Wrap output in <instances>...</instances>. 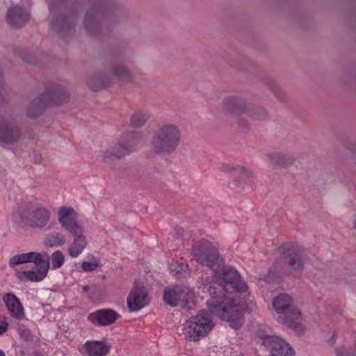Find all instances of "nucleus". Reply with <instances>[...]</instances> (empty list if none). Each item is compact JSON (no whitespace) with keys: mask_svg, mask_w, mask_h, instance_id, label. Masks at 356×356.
Masks as SVG:
<instances>
[{"mask_svg":"<svg viewBox=\"0 0 356 356\" xmlns=\"http://www.w3.org/2000/svg\"><path fill=\"white\" fill-rule=\"evenodd\" d=\"M82 17V26L92 36L101 37L104 26H114L129 19L127 8L118 0H87ZM86 0H50V27L63 40L72 38L76 33L79 9Z\"/></svg>","mask_w":356,"mask_h":356,"instance_id":"f257e3e1","label":"nucleus"},{"mask_svg":"<svg viewBox=\"0 0 356 356\" xmlns=\"http://www.w3.org/2000/svg\"><path fill=\"white\" fill-rule=\"evenodd\" d=\"M198 284L200 288L206 289L209 293L207 301L209 312L202 310L187 320L182 325L180 334L188 341H198L214 326L212 316L228 322L235 330L240 328L243 323V307L229 296L228 289L207 275L201 276Z\"/></svg>","mask_w":356,"mask_h":356,"instance_id":"f03ea898","label":"nucleus"},{"mask_svg":"<svg viewBox=\"0 0 356 356\" xmlns=\"http://www.w3.org/2000/svg\"><path fill=\"white\" fill-rule=\"evenodd\" d=\"M76 213L72 207H61L58 211V222L62 227L74 236L72 243L68 248V254L72 258L79 257L88 245L83 228L76 220Z\"/></svg>","mask_w":356,"mask_h":356,"instance_id":"7ed1b4c3","label":"nucleus"},{"mask_svg":"<svg viewBox=\"0 0 356 356\" xmlns=\"http://www.w3.org/2000/svg\"><path fill=\"white\" fill-rule=\"evenodd\" d=\"M181 138V130L177 124L164 123L154 132L151 140L152 149L156 155H170L177 150Z\"/></svg>","mask_w":356,"mask_h":356,"instance_id":"20e7f679","label":"nucleus"},{"mask_svg":"<svg viewBox=\"0 0 356 356\" xmlns=\"http://www.w3.org/2000/svg\"><path fill=\"white\" fill-rule=\"evenodd\" d=\"M163 299L167 305L171 307L180 306L186 311L192 310L196 306L193 291L181 285L165 289L163 292Z\"/></svg>","mask_w":356,"mask_h":356,"instance_id":"39448f33","label":"nucleus"},{"mask_svg":"<svg viewBox=\"0 0 356 356\" xmlns=\"http://www.w3.org/2000/svg\"><path fill=\"white\" fill-rule=\"evenodd\" d=\"M191 254L200 264L206 266L213 270L223 260L220 257L218 250L207 240L195 243L191 249Z\"/></svg>","mask_w":356,"mask_h":356,"instance_id":"423d86ee","label":"nucleus"},{"mask_svg":"<svg viewBox=\"0 0 356 356\" xmlns=\"http://www.w3.org/2000/svg\"><path fill=\"white\" fill-rule=\"evenodd\" d=\"M28 262H33L35 267L31 270L19 273L18 277L23 274L31 282H40L44 279L49 269V257L46 252L42 253L30 252L27 253Z\"/></svg>","mask_w":356,"mask_h":356,"instance_id":"0eeeda50","label":"nucleus"},{"mask_svg":"<svg viewBox=\"0 0 356 356\" xmlns=\"http://www.w3.org/2000/svg\"><path fill=\"white\" fill-rule=\"evenodd\" d=\"M213 274L216 278L220 279L225 284V288L229 286L234 291L243 293L247 291V284L241 280V275L232 266H225L223 260L218 266L213 268Z\"/></svg>","mask_w":356,"mask_h":356,"instance_id":"6e6552de","label":"nucleus"},{"mask_svg":"<svg viewBox=\"0 0 356 356\" xmlns=\"http://www.w3.org/2000/svg\"><path fill=\"white\" fill-rule=\"evenodd\" d=\"M280 250L286 265L295 271H302L305 261L307 259V254L303 248L297 244L288 243L282 245Z\"/></svg>","mask_w":356,"mask_h":356,"instance_id":"1a4fd4ad","label":"nucleus"},{"mask_svg":"<svg viewBox=\"0 0 356 356\" xmlns=\"http://www.w3.org/2000/svg\"><path fill=\"white\" fill-rule=\"evenodd\" d=\"M112 54L115 60L111 63L109 68L110 74H108L120 81H131L134 77L133 72L127 66L118 60L124 58L126 55L125 46L122 47L119 44L114 47L112 49Z\"/></svg>","mask_w":356,"mask_h":356,"instance_id":"9d476101","label":"nucleus"},{"mask_svg":"<svg viewBox=\"0 0 356 356\" xmlns=\"http://www.w3.org/2000/svg\"><path fill=\"white\" fill-rule=\"evenodd\" d=\"M259 338L261 341V346L270 352V356H294L292 347L278 337L260 334Z\"/></svg>","mask_w":356,"mask_h":356,"instance_id":"9b49d317","label":"nucleus"},{"mask_svg":"<svg viewBox=\"0 0 356 356\" xmlns=\"http://www.w3.org/2000/svg\"><path fill=\"white\" fill-rule=\"evenodd\" d=\"M46 90L41 94L48 106L65 103L70 99V95L64 86L49 82L45 86Z\"/></svg>","mask_w":356,"mask_h":356,"instance_id":"f8f14e48","label":"nucleus"},{"mask_svg":"<svg viewBox=\"0 0 356 356\" xmlns=\"http://www.w3.org/2000/svg\"><path fill=\"white\" fill-rule=\"evenodd\" d=\"M127 302L130 312H137L143 308L148 304L147 292L145 287L135 281L127 296Z\"/></svg>","mask_w":356,"mask_h":356,"instance_id":"ddd939ff","label":"nucleus"},{"mask_svg":"<svg viewBox=\"0 0 356 356\" xmlns=\"http://www.w3.org/2000/svg\"><path fill=\"white\" fill-rule=\"evenodd\" d=\"M134 151L133 145H125L123 142H118L108 146L102 152V159L107 161H114L123 159L126 155Z\"/></svg>","mask_w":356,"mask_h":356,"instance_id":"4468645a","label":"nucleus"},{"mask_svg":"<svg viewBox=\"0 0 356 356\" xmlns=\"http://www.w3.org/2000/svg\"><path fill=\"white\" fill-rule=\"evenodd\" d=\"M247 104V101L241 97L228 95L222 99V108L226 113L240 115L245 113Z\"/></svg>","mask_w":356,"mask_h":356,"instance_id":"2eb2a0df","label":"nucleus"},{"mask_svg":"<svg viewBox=\"0 0 356 356\" xmlns=\"http://www.w3.org/2000/svg\"><path fill=\"white\" fill-rule=\"evenodd\" d=\"M120 316L112 309H102L90 314L88 319L95 325L108 326L114 323Z\"/></svg>","mask_w":356,"mask_h":356,"instance_id":"dca6fc26","label":"nucleus"},{"mask_svg":"<svg viewBox=\"0 0 356 356\" xmlns=\"http://www.w3.org/2000/svg\"><path fill=\"white\" fill-rule=\"evenodd\" d=\"M286 315V321L280 317V314L277 315V320L280 323L286 326L287 327L296 331L298 333H302L303 332V327L302 325V316L299 309L295 307H293L287 310L284 311Z\"/></svg>","mask_w":356,"mask_h":356,"instance_id":"f3484780","label":"nucleus"},{"mask_svg":"<svg viewBox=\"0 0 356 356\" xmlns=\"http://www.w3.org/2000/svg\"><path fill=\"white\" fill-rule=\"evenodd\" d=\"M6 19L11 26L21 28L29 22L30 14L21 6H14L8 10Z\"/></svg>","mask_w":356,"mask_h":356,"instance_id":"a211bd4d","label":"nucleus"},{"mask_svg":"<svg viewBox=\"0 0 356 356\" xmlns=\"http://www.w3.org/2000/svg\"><path fill=\"white\" fill-rule=\"evenodd\" d=\"M3 300L12 317L22 320L25 317L24 307L19 299L12 293L3 295Z\"/></svg>","mask_w":356,"mask_h":356,"instance_id":"6ab92c4d","label":"nucleus"},{"mask_svg":"<svg viewBox=\"0 0 356 356\" xmlns=\"http://www.w3.org/2000/svg\"><path fill=\"white\" fill-rule=\"evenodd\" d=\"M21 136L19 129L10 123L0 120V142L13 144L18 141Z\"/></svg>","mask_w":356,"mask_h":356,"instance_id":"aec40b11","label":"nucleus"},{"mask_svg":"<svg viewBox=\"0 0 356 356\" xmlns=\"http://www.w3.org/2000/svg\"><path fill=\"white\" fill-rule=\"evenodd\" d=\"M112 83L111 75L106 72H98L90 75L86 79L87 86L93 91H98L108 87Z\"/></svg>","mask_w":356,"mask_h":356,"instance_id":"412c9836","label":"nucleus"},{"mask_svg":"<svg viewBox=\"0 0 356 356\" xmlns=\"http://www.w3.org/2000/svg\"><path fill=\"white\" fill-rule=\"evenodd\" d=\"M266 159L272 166L276 168H288L293 165L295 157L283 152H273L266 155Z\"/></svg>","mask_w":356,"mask_h":356,"instance_id":"4be33fe9","label":"nucleus"},{"mask_svg":"<svg viewBox=\"0 0 356 356\" xmlns=\"http://www.w3.org/2000/svg\"><path fill=\"white\" fill-rule=\"evenodd\" d=\"M84 347L89 356H105L109 353L111 344L108 342L90 341H87Z\"/></svg>","mask_w":356,"mask_h":356,"instance_id":"5701e85b","label":"nucleus"},{"mask_svg":"<svg viewBox=\"0 0 356 356\" xmlns=\"http://www.w3.org/2000/svg\"><path fill=\"white\" fill-rule=\"evenodd\" d=\"M292 298L286 294L282 293L280 296L275 297L273 300V307L276 311L277 314H280V317L286 321V315L284 311L294 307L292 305Z\"/></svg>","mask_w":356,"mask_h":356,"instance_id":"b1692460","label":"nucleus"},{"mask_svg":"<svg viewBox=\"0 0 356 356\" xmlns=\"http://www.w3.org/2000/svg\"><path fill=\"white\" fill-rule=\"evenodd\" d=\"M47 106L44 99L40 95L27 106L26 114L30 118H37L42 114Z\"/></svg>","mask_w":356,"mask_h":356,"instance_id":"393cba45","label":"nucleus"},{"mask_svg":"<svg viewBox=\"0 0 356 356\" xmlns=\"http://www.w3.org/2000/svg\"><path fill=\"white\" fill-rule=\"evenodd\" d=\"M252 120L262 121L268 119V113L266 108L259 105H252L248 103L245 113Z\"/></svg>","mask_w":356,"mask_h":356,"instance_id":"a878e982","label":"nucleus"},{"mask_svg":"<svg viewBox=\"0 0 356 356\" xmlns=\"http://www.w3.org/2000/svg\"><path fill=\"white\" fill-rule=\"evenodd\" d=\"M50 212L44 207L35 209L31 217L33 225L38 227H44L49 221Z\"/></svg>","mask_w":356,"mask_h":356,"instance_id":"bb28decb","label":"nucleus"},{"mask_svg":"<svg viewBox=\"0 0 356 356\" xmlns=\"http://www.w3.org/2000/svg\"><path fill=\"white\" fill-rule=\"evenodd\" d=\"M220 170L233 176L243 175L248 179H250L252 177V172L243 165L223 164L220 167Z\"/></svg>","mask_w":356,"mask_h":356,"instance_id":"cd10ccee","label":"nucleus"},{"mask_svg":"<svg viewBox=\"0 0 356 356\" xmlns=\"http://www.w3.org/2000/svg\"><path fill=\"white\" fill-rule=\"evenodd\" d=\"M66 242L65 236L59 232H52L48 234L44 239V244L49 247H56L64 245Z\"/></svg>","mask_w":356,"mask_h":356,"instance_id":"c85d7f7f","label":"nucleus"},{"mask_svg":"<svg viewBox=\"0 0 356 356\" xmlns=\"http://www.w3.org/2000/svg\"><path fill=\"white\" fill-rule=\"evenodd\" d=\"M264 82L279 101L284 102L286 99L285 92L275 83L273 79L270 78H265Z\"/></svg>","mask_w":356,"mask_h":356,"instance_id":"c756f323","label":"nucleus"},{"mask_svg":"<svg viewBox=\"0 0 356 356\" xmlns=\"http://www.w3.org/2000/svg\"><path fill=\"white\" fill-rule=\"evenodd\" d=\"M240 177L235 179L233 181V188L238 191L250 190L252 188V181L254 179V173L250 179H248L243 175H239Z\"/></svg>","mask_w":356,"mask_h":356,"instance_id":"7c9ffc66","label":"nucleus"},{"mask_svg":"<svg viewBox=\"0 0 356 356\" xmlns=\"http://www.w3.org/2000/svg\"><path fill=\"white\" fill-rule=\"evenodd\" d=\"M149 118V114L146 111H136L131 118V124L136 128L143 126Z\"/></svg>","mask_w":356,"mask_h":356,"instance_id":"2f4dec72","label":"nucleus"},{"mask_svg":"<svg viewBox=\"0 0 356 356\" xmlns=\"http://www.w3.org/2000/svg\"><path fill=\"white\" fill-rule=\"evenodd\" d=\"M143 139V135L140 132L133 131L126 134L124 143L125 145H133L134 151L135 150V145L138 141H141Z\"/></svg>","mask_w":356,"mask_h":356,"instance_id":"473e14b6","label":"nucleus"},{"mask_svg":"<svg viewBox=\"0 0 356 356\" xmlns=\"http://www.w3.org/2000/svg\"><path fill=\"white\" fill-rule=\"evenodd\" d=\"M65 257L63 252L57 250L51 255V263L54 269L60 268L64 263Z\"/></svg>","mask_w":356,"mask_h":356,"instance_id":"72a5a7b5","label":"nucleus"},{"mask_svg":"<svg viewBox=\"0 0 356 356\" xmlns=\"http://www.w3.org/2000/svg\"><path fill=\"white\" fill-rule=\"evenodd\" d=\"M28 262L27 253L17 254L12 257L9 260V265L14 267L16 265Z\"/></svg>","mask_w":356,"mask_h":356,"instance_id":"f704fd0d","label":"nucleus"},{"mask_svg":"<svg viewBox=\"0 0 356 356\" xmlns=\"http://www.w3.org/2000/svg\"><path fill=\"white\" fill-rule=\"evenodd\" d=\"M337 356H356V345L353 350H346L343 347L336 349Z\"/></svg>","mask_w":356,"mask_h":356,"instance_id":"c9c22d12","label":"nucleus"},{"mask_svg":"<svg viewBox=\"0 0 356 356\" xmlns=\"http://www.w3.org/2000/svg\"><path fill=\"white\" fill-rule=\"evenodd\" d=\"M98 266V264L91 261H83L81 264L82 270L85 272H92L95 270Z\"/></svg>","mask_w":356,"mask_h":356,"instance_id":"e433bc0d","label":"nucleus"},{"mask_svg":"<svg viewBox=\"0 0 356 356\" xmlns=\"http://www.w3.org/2000/svg\"><path fill=\"white\" fill-rule=\"evenodd\" d=\"M237 124L241 129H243L245 131H249L251 129V126L249 122L243 118H240L238 119Z\"/></svg>","mask_w":356,"mask_h":356,"instance_id":"4c0bfd02","label":"nucleus"},{"mask_svg":"<svg viewBox=\"0 0 356 356\" xmlns=\"http://www.w3.org/2000/svg\"><path fill=\"white\" fill-rule=\"evenodd\" d=\"M20 54V56L22 57V58L29 63H33V55L29 52H26V51H24V52H22V53H19Z\"/></svg>","mask_w":356,"mask_h":356,"instance_id":"58836bf2","label":"nucleus"},{"mask_svg":"<svg viewBox=\"0 0 356 356\" xmlns=\"http://www.w3.org/2000/svg\"><path fill=\"white\" fill-rule=\"evenodd\" d=\"M18 331L19 335L27 340L31 337V333L29 330L19 328Z\"/></svg>","mask_w":356,"mask_h":356,"instance_id":"ea45409f","label":"nucleus"},{"mask_svg":"<svg viewBox=\"0 0 356 356\" xmlns=\"http://www.w3.org/2000/svg\"><path fill=\"white\" fill-rule=\"evenodd\" d=\"M8 327V323L6 321V318H3V319L0 318V335L2 334Z\"/></svg>","mask_w":356,"mask_h":356,"instance_id":"a19ab883","label":"nucleus"},{"mask_svg":"<svg viewBox=\"0 0 356 356\" xmlns=\"http://www.w3.org/2000/svg\"><path fill=\"white\" fill-rule=\"evenodd\" d=\"M343 76L345 79H348L350 77L356 78V71L348 70L344 73Z\"/></svg>","mask_w":356,"mask_h":356,"instance_id":"79ce46f5","label":"nucleus"},{"mask_svg":"<svg viewBox=\"0 0 356 356\" xmlns=\"http://www.w3.org/2000/svg\"><path fill=\"white\" fill-rule=\"evenodd\" d=\"M180 269H178V268H175L173 269V270H176L177 273H180L181 275L182 271H186V270L188 268V264H180Z\"/></svg>","mask_w":356,"mask_h":356,"instance_id":"37998d69","label":"nucleus"},{"mask_svg":"<svg viewBox=\"0 0 356 356\" xmlns=\"http://www.w3.org/2000/svg\"><path fill=\"white\" fill-rule=\"evenodd\" d=\"M89 289H90V287H89L88 285H85V286H83L82 290H83V292L86 293V292L88 291Z\"/></svg>","mask_w":356,"mask_h":356,"instance_id":"c03bdc74","label":"nucleus"},{"mask_svg":"<svg viewBox=\"0 0 356 356\" xmlns=\"http://www.w3.org/2000/svg\"><path fill=\"white\" fill-rule=\"evenodd\" d=\"M3 86V78H2V72L0 70V88Z\"/></svg>","mask_w":356,"mask_h":356,"instance_id":"a18cd8bd","label":"nucleus"},{"mask_svg":"<svg viewBox=\"0 0 356 356\" xmlns=\"http://www.w3.org/2000/svg\"><path fill=\"white\" fill-rule=\"evenodd\" d=\"M353 227L356 229V215L355 216V218L353 220Z\"/></svg>","mask_w":356,"mask_h":356,"instance_id":"49530a36","label":"nucleus"},{"mask_svg":"<svg viewBox=\"0 0 356 356\" xmlns=\"http://www.w3.org/2000/svg\"><path fill=\"white\" fill-rule=\"evenodd\" d=\"M348 278H349V277H339V279H340L341 280H343V281H346H346H348Z\"/></svg>","mask_w":356,"mask_h":356,"instance_id":"de8ad7c7","label":"nucleus"},{"mask_svg":"<svg viewBox=\"0 0 356 356\" xmlns=\"http://www.w3.org/2000/svg\"><path fill=\"white\" fill-rule=\"evenodd\" d=\"M0 356H6L4 352L0 349Z\"/></svg>","mask_w":356,"mask_h":356,"instance_id":"09e8293b","label":"nucleus"},{"mask_svg":"<svg viewBox=\"0 0 356 356\" xmlns=\"http://www.w3.org/2000/svg\"><path fill=\"white\" fill-rule=\"evenodd\" d=\"M266 282H267L268 283H270V279L269 277H267V278H265L264 279Z\"/></svg>","mask_w":356,"mask_h":356,"instance_id":"8fccbe9b","label":"nucleus"},{"mask_svg":"<svg viewBox=\"0 0 356 356\" xmlns=\"http://www.w3.org/2000/svg\"><path fill=\"white\" fill-rule=\"evenodd\" d=\"M334 338H335V335H334V334H333V335H332V338H331V340L332 341V343H334V340H335V339H334Z\"/></svg>","mask_w":356,"mask_h":356,"instance_id":"3c124183","label":"nucleus"}]
</instances>
